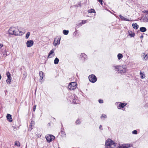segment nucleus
<instances>
[{"label":"nucleus","instance_id":"nucleus-9","mask_svg":"<svg viewBox=\"0 0 148 148\" xmlns=\"http://www.w3.org/2000/svg\"><path fill=\"white\" fill-rule=\"evenodd\" d=\"M132 145L131 144H126L120 146L121 148H128Z\"/></svg>","mask_w":148,"mask_h":148},{"label":"nucleus","instance_id":"nucleus-47","mask_svg":"<svg viewBox=\"0 0 148 148\" xmlns=\"http://www.w3.org/2000/svg\"><path fill=\"white\" fill-rule=\"evenodd\" d=\"M82 54L83 55L84 54H85L84 53H82Z\"/></svg>","mask_w":148,"mask_h":148},{"label":"nucleus","instance_id":"nucleus-25","mask_svg":"<svg viewBox=\"0 0 148 148\" xmlns=\"http://www.w3.org/2000/svg\"><path fill=\"white\" fill-rule=\"evenodd\" d=\"M88 12L89 13H95V10L94 9H91L88 10Z\"/></svg>","mask_w":148,"mask_h":148},{"label":"nucleus","instance_id":"nucleus-17","mask_svg":"<svg viewBox=\"0 0 148 148\" xmlns=\"http://www.w3.org/2000/svg\"><path fill=\"white\" fill-rule=\"evenodd\" d=\"M132 26L133 28L136 29H137L139 27L138 25L136 23H133L132 24Z\"/></svg>","mask_w":148,"mask_h":148},{"label":"nucleus","instance_id":"nucleus-46","mask_svg":"<svg viewBox=\"0 0 148 148\" xmlns=\"http://www.w3.org/2000/svg\"><path fill=\"white\" fill-rule=\"evenodd\" d=\"M117 148H121V146H119V147H118Z\"/></svg>","mask_w":148,"mask_h":148},{"label":"nucleus","instance_id":"nucleus-14","mask_svg":"<svg viewBox=\"0 0 148 148\" xmlns=\"http://www.w3.org/2000/svg\"><path fill=\"white\" fill-rule=\"evenodd\" d=\"M8 120L10 122L12 121V118L11 115L10 114H8L6 116Z\"/></svg>","mask_w":148,"mask_h":148},{"label":"nucleus","instance_id":"nucleus-41","mask_svg":"<svg viewBox=\"0 0 148 148\" xmlns=\"http://www.w3.org/2000/svg\"><path fill=\"white\" fill-rule=\"evenodd\" d=\"M3 45L2 44H0V49H1L3 47Z\"/></svg>","mask_w":148,"mask_h":148},{"label":"nucleus","instance_id":"nucleus-20","mask_svg":"<svg viewBox=\"0 0 148 148\" xmlns=\"http://www.w3.org/2000/svg\"><path fill=\"white\" fill-rule=\"evenodd\" d=\"M6 75L8 77L7 79H12V77L11 76V74L9 71H8L7 72Z\"/></svg>","mask_w":148,"mask_h":148},{"label":"nucleus","instance_id":"nucleus-21","mask_svg":"<svg viewBox=\"0 0 148 148\" xmlns=\"http://www.w3.org/2000/svg\"><path fill=\"white\" fill-rule=\"evenodd\" d=\"M35 122L33 121H32L30 123V125H29L31 127V130H32V127L34 125H35Z\"/></svg>","mask_w":148,"mask_h":148},{"label":"nucleus","instance_id":"nucleus-28","mask_svg":"<svg viewBox=\"0 0 148 148\" xmlns=\"http://www.w3.org/2000/svg\"><path fill=\"white\" fill-rule=\"evenodd\" d=\"M11 80L12 79H7L6 80V82L8 84H10V82H11Z\"/></svg>","mask_w":148,"mask_h":148},{"label":"nucleus","instance_id":"nucleus-38","mask_svg":"<svg viewBox=\"0 0 148 148\" xmlns=\"http://www.w3.org/2000/svg\"><path fill=\"white\" fill-rule=\"evenodd\" d=\"M124 21H131L129 20V19L127 18H125V19H124Z\"/></svg>","mask_w":148,"mask_h":148},{"label":"nucleus","instance_id":"nucleus-35","mask_svg":"<svg viewBox=\"0 0 148 148\" xmlns=\"http://www.w3.org/2000/svg\"><path fill=\"white\" fill-rule=\"evenodd\" d=\"M36 105H35L33 107V112H34L35 111L36 108Z\"/></svg>","mask_w":148,"mask_h":148},{"label":"nucleus","instance_id":"nucleus-32","mask_svg":"<svg viewBox=\"0 0 148 148\" xmlns=\"http://www.w3.org/2000/svg\"><path fill=\"white\" fill-rule=\"evenodd\" d=\"M12 128L13 129V130L14 131H15L17 129V127L16 126H12Z\"/></svg>","mask_w":148,"mask_h":148},{"label":"nucleus","instance_id":"nucleus-15","mask_svg":"<svg viewBox=\"0 0 148 148\" xmlns=\"http://www.w3.org/2000/svg\"><path fill=\"white\" fill-rule=\"evenodd\" d=\"M39 75L40 79L42 80L44 76H45L44 73L42 71H40L39 72Z\"/></svg>","mask_w":148,"mask_h":148},{"label":"nucleus","instance_id":"nucleus-26","mask_svg":"<svg viewBox=\"0 0 148 148\" xmlns=\"http://www.w3.org/2000/svg\"><path fill=\"white\" fill-rule=\"evenodd\" d=\"M7 51H6V50H5L4 51V52H3L2 54L3 55V57H5L7 56Z\"/></svg>","mask_w":148,"mask_h":148},{"label":"nucleus","instance_id":"nucleus-2","mask_svg":"<svg viewBox=\"0 0 148 148\" xmlns=\"http://www.w3.org/2000/svg\"><path fill=\"white\" fill-rule=\"evenodd\" d=\"M115 146V143L110 139H108L106 141L105 144V148H114Z\"/></svg>","mask_w":148,"mask_h":148},{"label":"nucleus","instance_id":"nucleus-5","mask_svg":"<svg viewBox=\"0 0 148 148\" xmlns=\"http://www.w3.org/2000/svg\"><path fill=\"white\" fill-rule=\"evenodd\" d=\"M88 78L89 80L92 83H94L97 80V78L96 76L93 74L90 75Z\"/></svg>","mask_w":148,"mask_h":148},{"label":"nucleus","instance_id":"nucleus-12","mask_svg":"<svg viewBox=\"0 0 148 148\" xmlns=\"http://www.w3.org/2000/svg\"><path fill=\"white\" fill-rule=\"evenodd\" d=\"M141 57L144 60H148V53L146 55L144 53H143L141 55Z\"/></svg>","mask_w":148,"mask_h":148},{"label":"nucleus","instance_id":"nucleus-43","mask_svg":"<svg viewBox=\"0 0 148 148\" xmlns=\"http://www.w3.org/2000/svg\"><path fill=\"white\" fill-rule=\"evenodd\" d=\"M145 16H146V18H147V19L148 20V16H147V15H146Z\"/></svg>","mask_w":148,"mask_h":148},{"label":"nucleus","instance_id":"nucleus-37","mask_svg":"<svg viewBox=\"0 0 148 148\" xmlns=\"http://www.w3.org/2000/svg\"><path fill=\"white\" fill-rule=\"evenodd\" d=\"M99 102L100 103H102L103 102V101L102 99H99Z\"/></svg>","mask_w":148,"mask_h":148},{"label":"nucleus","instance_id":"nucleus-7","mask_svg":"<svg viewBox=\"0 0 148 148\" xmlns=\"http://www.w3.org/2000/svg\"><path fill=\"white\" fill-rule=\"evenodd\" d=\"M34 44V42L32 40H29L27 41L26 42L27 46V47H30L32 46Z\"/></svg>","mask_w":148,"mask_h":148},{"label":"nucleus","instance_id":"nucleus-44","mask_svg":"<svg viewBox=\"0 0 148 148\" xmlns=\"http://www.w3.org/2000/svg\"><path fill=\"white\" fill-rule=\"evenodd\" d=\"M101 127H102V126H101V125H100L99 126V129H101Z\"/></svg>","mask_w":148,"mask_h":148},{"label":"nucleus","instance_id":"nucleus-31","mask_svg":"<svg viewBox=\"0 0 148 148\" xmlns=\"http://www.w3.org/2000/svg\"><path fill=\"white\" fill-rule=\"evenodd\" d=\"M77 99H76L75 98V99H73L72 100V103H73L74 104H76L77 103Z\"/></svg>","mask_w":148,"mask_h":148},{"label":"nucleus","instance_id":"nucleus-6","mask_svg":"<svg viewBox=\"0 0 148 148\" xmlns=\"http://www.w3.org/2000/svg\"><path fill=\"white\" fill-rule=\"evenodd\" d=\"M60 39L61 38L58 36L56 37L55 38L53 42V44L54 46H56L58 44H60Z\"/></svg>","mask_w":148,"mask_h":148},{"label":"nucleus","instance_id":"nucleus-4","mask_svg":"<svg viewBox=\"0 0 148 148\" xmlns=\"http://www.w3.org/2000/svg\"><path fill=\"white\" fill-rule=\"evenodd\" d=\"M45 138L47 141L49 143L51 142L55 139V137L54 136L50 134L47 135Z\"/></svg>","mask_w":148,"mask_h":148},{"label":"nucleus","instance_id":"nucleus-48","mask_svg":"<svg viewBox=\"0 0 148 148\" xmlns=\"http://www.w3.org/2000/svg\"><path fill=\"white\" fill-rule=\"evenodd\" d=\"M78 121H79L77 120V121H76V122H77H77H78Z\"/></svg>","mask_w":148,"mask_h":148},{"label":"nucleus","instance_id":"nucleus-1","mask_svg":"<svg viewBox=\"0 0 148 148\" xmlns=\"http://www.w3.org/2000/svg\"><path fill=\"white\" fill-rule=\"evenodd\" d=\"M9 34L11 35H14L16 36L22 35L23 34V32L19 31L18 29L16 27H11L8 30Z\"/></svg>","mask_w":148,"mask_h":148},{"label":"nucleus","instance_id":"nucleus-30","mask_svg":"<svg viewBox=\"0 0 148 148\" xmlns=\"http://www.w3.org/2000/svg\"><path fill=\"white\" fill-rule=\"evenodd\" d=\"M30 33L29 32H28L26 34V39H27L28 38L29 35H30Z\"/></svg>","mask_w":148,"mask_h":148},{"label":"nucleus","instance_id":"nucleus-29","mask_svg":"<svg viewBox=\"0 0 148 148\" xmlns=\"http://www.w3.org/2000/svg\"><path fill=\"white\" fill-rule=\"evenodd\" d=\"M140 75L141 76V78L143 79L145 77V76L141 72L140 73Z\"/></svg>","mask_w":148,"mask_h":148},{"label":"nucleus","instance_id":"nucleus-11","mask_svg":"<svg viewBox=\"0 0 148 148\" xmlns=\"http://www.w3.org/2000/svg\"><path fill=\"white\" fill-rule=\"evenodd\" d=\"M127 71V69L126 68H123L121 67V69L120 70L119 73L121 74H123L125 73Z\"/></svg>","mask_w":148,"mask_h":148},{"label":"nucleus","instance_id":"nucleus-27","mask_svg":"<svg viewBox=\"0 0 148 148\" xmlns=\"http://www.w3.org/2000/svg\"><path fill=\"white\" fill-rule=\"evenodd\" d=\"M69 31L68 30H64L63 31V33L66 35L68 34L69 33Z\"/></svg>","mask_w":148,"mask_h":148},{"label":"nucleus","instance_id":"nucleus-18","mask_svg":"<svg viewBox=\"0 0 148 148\" xmlns=\"http://www.w3.org/2000/svg\"><path fill=\"white\" fill-rule=\"evenodd\" d=\"M114 67L115 70L117 71H119L121 68V66H114Z\"/></svg>","mask_w":148,"mask_h":148},{"label":"nucleus","instance_id":"nucleus-45","mask_svg":"<svg viewBox=\"0 0 148 148\" xmlns=\"http://www.w3.org/2000/svg\"><path fill=\"white\" fill-rule=\"evenodd\" d=\"M1 75L0 74V80L1 79Z\"/></svg>","mask_w":148,"mask_h":148},{"label":"nucleus","instance_id":"nucleus-22","mask_svg":"<svg viewBox=\"0 0 148 148\" xmlns=\"http://www.w3.org/2000/svg\"><path fill=\"white\" fill-rule=\"evenodd\" d=\"M20 143L19 141H15L14 143V145L15 146H17V147H20Z\"/></svg>","mask_w":148,"mask_h":148},{"label":"nucleus","instance_id":"nucleus-40","mask_svg":"<svg viewBox=\"0 0 148 148\" xmlns=\"http://www.w3.org/2000/svg\"><path fill=\"white\" fill-rule=\"evenodd\" d=\"M98 1L99 2H100L101 4L102 5V4H103V3H102V2H103V0H98Z\"/></svg>","mask_w":148,"mask_h":148},{"label":"nucleus","instance_id":"nucleus-42","mask_svg":"<svg viewBox=\"0 0 148 148\" xmlns=\"http://www.w3.org/2000/svg\"><path fill=\"white\" fill-rule=\"evenodd\" d=\"M145 12H146L147 13L146 15H147L148 16V11H146Z\"/></svg>","mask_w":148,"mask_h":148},{"label":"nucleus","instance_id":"nucleus-36","mask_svg":"<svg viewBox=\"0 0 148 148\" xmlns=\"http://www.w3.org/2000/svg\"><path fill=\"white\" fill-rule=\"evenodd\" d=\"M119 17L122 20H124V19L125 18V17H124L123 16H122L121 15H120Z\"/></svg>","mask_w":148,"mask_h":148},{"label":"nucleus","instance_id":"nucleus-24","mask_svg":"<svg viewBox=\"0 0 148 148\" xmlns=\"http://www.w3.org/2000/svg\"><path fill=\"white\" fill-rule=\"evenodd\" d=\"M59 62V59L57 58H56L54 61V63L55 64H57Z\"/></svg>","mask_w":148,"mask_h":148},{"label":"nucleus","instance_id":"nucleus-16","mask_svg":"<svg viewBox=\"0 0 148 148\" xmlns=\"http://www.w3.org/2000/svg\"><path fill=\"white\" fill-rule=\"evenodd\" d=\"M128 33L131 37H134L135 35V33L131 31H128Z\"/></svg>","mask_w":148,"mask_h":148},{"label":"nucleus","instance_id":"nucleus-19","mask_svg":"<svg viewBox=\"0 0 148 148\" xmlns=\"http://www.w3.org/2000/svg\"><path fill=\"white\" fill-rule=\"evenodd\" d=\"M140 30L142 32H144L147 31V29L145 27H142L140 28Z\"/></svg>","mask_w":148,"mask_h":148},{"label":"nucleus","instance_id":"nucleus-10","mask_svg":"<svg viewBox=\"0 0 148 148\" xmlns=\"http://www.w3.org/2000/svg\"><path fill=\"white\" fill-rule=\"evenodd\" d=\"M132 145L131 144H126L120 146L121 148H128Z\"/></svg>","mask_w":148,"mask_h":148},{"label":"nucleus","instance_id":"nucleus-13","mask_svg":"<svg viewBox=\"0 0 148 148\" xmlns=\"http://www.w3.org/2000/svg\"><path fill=\"white\" fill-rule=\"evenodd\" d=\"M53 53H54V51L53 49H52L50 51V52L49 53V54L48 56L47 57V58H51L53 57V56H54V54H53L52 55V54H53Z\"/></svg>","mask_w":148,"mask_h":148},{"label":"nucleus","instance_id":"nucleus-3","mask_svg":"<svg viewBox=\"0 0 148 148\" xmlns=\"http://www.w3.org/2000/svg\"><path fill=\"white\" fill-rule=\"evenodd\" d=\"M76 88L77 83L75 82L70 83L68 86V88L70 90H75Z\"/></svg>","mask_w":148,"mask_h":148},{"label":"nucleus","instance_id":"nucleus-39","mask_svg":"<svg viewBox=\"0 0 148 148\" xmlns=\"http://www.w3.org/2000/svg\"><path fill=\"white\" fill-rule=\"evenodd\" d=\"M86 20L82 21V24H84L86 23Z\"/></svg>","mask_w":148,"mask_h":148},{"label":"nucleus","instance_id":"nucleus-8","mask_svg":"<svg viewBox=\"0 0 148 148\" xmlns=\"http://www.w3.org/2000/svg\"><path fill=\"white\" fill-rule=\"evenodd\" d=\"M127 105V103H120L117 106V108L119 109H120L121 108H123Z\"/></svg>","mask_w":148,"mask_h":148},{"label":"nucleus","instance_id":"nucleus-33","mask_svg":"<svg viewBox=\"0 0 148 148\" xmlns=\"http://www.w3.org/2000/svg\"><path fill=\"white\" fill-rule=\"evenodd\" d=\"M107 118V116L105 114H102V116L101 117V118Z\"/></svg>","mask_w":148,"mask_h":148},{"label":"nucleus","instance_id":"nucleus-23","mask_svg":"<svg viewBox=\"0 0 148 148\" xmlns=\"http://www.w3.org/2000/svg\"><path fill=\"white\" fill-rule=\"evenodd\" d=\"M118 59L120 60L123 57V55L121 53H119L117 55Z\"/></svg>","mask_w":148,"mask_h":148},{"label":"nucleus","instance_id":"nucleus-34","mask_svg":"<svg viewBox=\"0 0 148 148\" xmlns=\"http://www.w3.org/2000/svg\"><path fill=\"white\" fill-rule=\"evenodd\" d=\"M132 133L133 134H137V131L136 130H134L132 131Z\"/></svg>","mask_w":148,"mask_h":148}]
</instances>
